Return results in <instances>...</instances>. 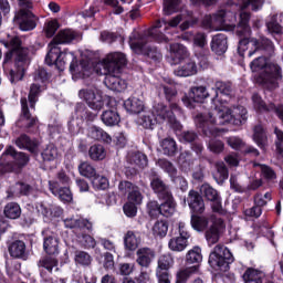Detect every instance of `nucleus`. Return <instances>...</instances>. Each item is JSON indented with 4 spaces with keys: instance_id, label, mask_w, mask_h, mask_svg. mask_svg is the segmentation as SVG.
Here are the masks:
<instances>
[{
    "instance_id": "obj_45",
    "label": "nucleus",
    "mask_w": 283,
    "mask_h": 283,
    "mask_svg": "<svg viewBox=\"0 0 283 283\" xmlns=\"http://www.w3.org/2000/svg\"><path fill=\"white\" fill-rule=\"evenodd\" d=\"M202 262V249L200 247H193L186 254V264H195V266H199Z\"/></svg>"
},
{
    "instance_id": "obj_13",
    "label": "nucleus",
    "mask_w": 283,
    "mask_h": 283,
    "mask_svg": "<svg viewBox=\"0 0 283 283\" xmlns=\"http://www.w3.org/2000/svg\"><path fill=\"white\" fill-rule=\"evenodd\" d=\"M70 72L75 78H90L94 72L98 74V65L94 66L92 60L83 57L80 63L75 60L70 64Z\"/></svg>"
},
{
    "instance_id": "obj_23",
    "label": "nucleus",
    "mask_w": 283,
    "mask_h": 283,
    "mask_svg": "<svg viewBox=\"0 0 283 283\" xmlns=\"http://www.w3.org/2000/svg\"><path fill=\"white\" fill-rule=\"evenodd\" d=\"M14 145L19 149H25L27 151H29L33 156H39V147L41 145L39 143V139H36V138L32 139L25 133L21 134L18 138L14 139Z\"/></svg>"
},
{
    "instance_id": "obj_2",
    "label": "nucleus",
    "mask_w": 283,
    "mask_h": 283,
    "mask_svg": "<svg viewBox=\"0 0 283 283\" xmlns=\"http://www.w3.org/2000/svg\"><path fill=\"white\" fill-rule=\"evenodd\" d=\"M4 48L9 51L4 53L2 67L6 76L10 83L17 85L19 81H23L25 76V70L30 64L28 59V49L22 46L21 39L19 36L10 38L2 41Z\"/></svg>"
},
{
    "instance_id": "obj_48",
    "label": "nucleus",
    "mask_w": 283,
    "mask_h": 283,
    "mask_svg": "<svg viewBox=\"0 0 283 283\" xmlns=\"http://www.w3.org/2000/svg\"><path fill=\"white\" fill-rule=\"evenodd\" d=\"M244 283H264L262 282V272L260 270L248 268L242 275Z\"/></svg>"
},
{
    "instance_id": "obj_59",
    "label": "nucleus",
    "mask_w": 283,
    "mask_h": 283,
    "mask_svg": "<svg viewBox=\"0 0 283 283\" xmlns=\"http://www.w3.org/2000/svg\"><path fill=\"white\" fill-rule=\"evenodd\" d=\"M187 247H189V241H185V239H180V237L171 238L168 242L170 251H175L177 253L185 251Z\"/></svg>"
},
{
    "instance_id": "obj_3",
    "label": "nucleus",
    "mask_w": 283,
    "mask_h": 283,
    "mask_svg": "<svg viewBox=\"0 0 283 283\" xmlns=\"http://www.w3.org/2000/svg\"><path fill=\"white\" fill-rule=\"evenodd\" d=\"M127 65V57L122 52H114L106 55L102 62L103 71L97 74L105 76L104 85L113 92H125L127 90V82L120 78L123 67Z\"/></svg>"
},
{
    "instance_id": "obj_42",
    "label": "nucleus",
    "mask_w": 283,
    "mask_h": 283,
    "mask_svg": "<svg viewBox=\"0 0 283 283\" xmlns=\"http://www.w3.org/2000/svg\"><path fill=\"white\" fill-rule=\"evenodd\" d=\"M64 224L66 229H86V231H92L93 223L87 219H65Z\"/></svg>"
},
{
    "instance_id": "obj_38",
    "label": "nucleus",
    "mask_w": 283,
    "mask_h": 283,
    "mask_svg": "<svg viewBox=\"0 0 283 283\" xmlns=\"http://www.w3.org/2000/svg\"><path fill=\"white\" fill-rule=\"evenodd\" d=\"M124 107L130 114H140L145 109V103L137 97H130L124 102Z\"/></svg>"
},
{
    "instance_id": "obj_52",
    "label": "nucleus",
    "mask_w": 283,
    "mask_h": 283,
    "mask_svg": "<svg viewBox=\"0 0 283 283\" xmlns=\"http://www.w3.org/2000/svg\"><path fill=\"white\" fill-rule=\"evenodd\" d=\"M157 165L165 171V174H168L170 180H174L175 177L178 176V168H176V166L168 159H159Z\"/></svg>"
},
{
    "instance_id": "obj_25",
    "label": "nucleus",
    "mask_w": 283,
    "mask_h": 283,
    "mask_svg": "<svg viewBox=\"0 0 283 283\" xmlns=\"http://www.w3.org/2000/svg\"><path fill=\"white\" fill-rule=\"evenodd\" d=\"M193 46L199 48L201 51L196 53L197 59H199V65L201 67H209V49L207 48V38L205 36H195Z\"/></svg>"
},
{
    "instance_id": "obj_39",
    "label": "nucleus",
    "mask_w": 283,
    "mask_h": 283,
    "mask_svg": "<svg viewBox=\"0 0 283 283\" xmlns=\"http://www.w3.org/2000/svg\"><path fill=\"white\" fill-rule=\"evenodd\" d=\"M216 172L213 174V179L218 185H224V181L229 179V168L224 161H218L214 164Z\"/></svg>"
},
{
    "instance_id": "obj_32",
    "label": "nucleus",
    "mask_w": 283,
    "mask_h": 283,
    "mask_svg": "<svg viewBox=\"0 0 283 283\" xmlns=\"http://www.w3.org/2000/svg\"><path fill=\"white\" fill-rule=\"evenodd\" d=\"M87 136L88 138H92V140H98L102 143H106L107 145L112 143V136H109L107 132L98 126H91L87 129Z\"/></svg>"
},
{
    "instance_id": "obj_46",
    "label": "nucleus",
    "mask_w": 283,
    "mask_h": 283,
    "mask_svg": "<svg viewBox=\"0 0 283 283\" xmlns=\"http://www.w3.org/2000/svg\"><path fill=\"white\" fill-rule=\"evenodd\" d=\"M93 261L94 259L92 258V254L83 250H77L74 252V262L77 266H92Z\"/></svg>"
},
{
    "instance_id": "obj_55",
    "label": "nucleus",
    "mask_w": 283,
    "mask_h": 283,
    "mask_svg": "<svg viewBox=\"0 0 283 283\" xmlns=\"http://www.w3.org/2000/svg\"><path fill=\"white\" fill-rule=\"evenodd\" d=\"M41 156L44 163H52L56 160V157L59 156V149L54 144H49L42 150Z\"/></svg>"
},
{
    "instance_id": "obj_58",
    "label": "nucleus",
    "mask_w": 283,
    "mask_h": 283,
    "mask_svg": "<svg viewBox=\"0 0 283 283\" xmlns=\"http://www.w3.org/2000/svg\"><path fill=\"white\" fill-rule=\"evenodd\" d=\"M77 169L84 178H88L90 180H93L94 177L98 174L96 172V168H94L90 161H82Z\"/></svg>"
},
{
    "instance_id": "obj_22",
    "label": "nucleus",
    "mask_w": 283,
    "mask_h": 283,
    "mask_svg": "<svg viewBox=\"0 0 283 283\" xmlns=\"http://www.w3.org/2000/svg\"><path fill=\"white\" fill-rule=\"evenodd\" d=\"M224 231V220L214 219L211 227L208 228L205 232L206 240L209 247H213V244H218L220 242V235Z\"/></svg>"
},
{
    "instance_id": "obj_60",
    "label": "nucleus",
    "mask_w": 283,
    "mask_h": 283,
    "mask_svg": "<svg viewBox=\"0 0 283 283\" xmlns=\"http://www.w3.org/2000/svg\"><path fill=\"white\" fill-rule=\"evenodd\" d=\"M181 0H164V14H176L180 10Z\"/></svg>"
},
{
    "instance_id": "obj_24",
    "label": "nucleus",
    "mask_w": 283,
    "mask_h": 283,
    "mask_svg": "<svg viewBox=\"0 0 283 283\" xmlns=\"http://www.w3.org/2000/svg\"><path fill=\"white\" fill-rule=\"evenodd\" d=\"M49 189L53 196H57L64 203H70L74 200L70 186H61L59 181H49Z\"/></svg>"
},
{
    "instance_id": "obj_8",
    "label": "nucleus",
    "mask_w": 283,
    "mask_h": 283,
    "mask_svg": "<svg viewBox=\"0 0 283 283\" xmlns=\"http://www.w3.org/2000/svg\"><path fill=\"white\" fill-rule=\"evenodd\" d=\"M21 111L18 119L15 120V127L24 134H34L39 129V116H36V106L28 105V97H21L20 99Z\"/></svg>"
},
{
    "instance_id": "obj_21",
    "label": "nucleus",
    "mask_w": 283,
    "mask_h": 283,
    "mask_svg": "<svg viewBox=\"0 0 283 283\" xmlns=\"http://www.w3.org/2000/svg\"><path fill=\"white\" fill-rule=\"evenodd\" d=\"M201 193L209 200V202H212V211L214 213H222V198L220 197L218 190H216L209 184H203L201 186Z\"/></svg>"
},
{
    "instance_id": "obj_44",
    "label": "nucleus",
    "mask_w": 283,
    "mask_h": 283,
    "mask_svg": "<svg viewBox=\"0 0 283 283\" xmlns=\"http://www.w3.org/2000/svg\"><path fill=\"white\" fill-rule=\"evenodd\" d=\"M199 273V265L187 266L176 274L175 283H187V280L191 277V275H196Z\"/></svg>"
},
{
    "instance_id": "obj_57",
    "label": "nucleus",
    "mask_w": 283,
    "mask_h": 283,
    "mask_svg": "<svg viewBox=\"0 0 283 283\" xmlns=\"http://www.w3.org/2000/svg\"><path fill=\"white\" fill-rule=\"evenodd\" d=\"M4 216L9 218V220H17V218H21V206L17 202H9L4 207Z\"/></svg>"
},
{
    "instance_id": "obj_26",
    "label": "nucleus",
    "mask_w": 283,
    "mask_h": 283,
    "mask_svg": "<svg viewBox=\"0 0 283 283\" xmlns=\"http://www.w3.org/2000/svg\"><path fill=\"white\" fill-rule=\"evenodd\" d=\"M159 93L164 94L166 101L170 103L169 111L172 112H180V106L178 105V91L174 86L169 85H160Z\"/></svg>"
},
{
    "instance_id": "obj_15",
    "label": "nucleus",
    "mask_w": 283,
    "mask_h": 283,
    "mask_svg": "<svg viewBox=\"0 0 283 283\" xmlns=\"http://www.w3.org/2000/svg\"><path fill=\"white\" fill-rule=\"evenodd\" d=\"M78 96L82 101H85L86 105L90 109H93V112H101V109L105 107V99H103V95L92 88H82L78 92Z\"/></svg>"
},
{
    "instance_id": "obj_47",
    "label": "nucleus",
    "mask_w": 283,
    "mask_h": 283,
    "mask_svg": "<svg viewBox=\"0 0 283 283\" xmlns=\"http://www.w3.org/2000/svg\"><path fill=\"white\" fill-rule=\"evenodd\" d=\"M124 244L128 251H136L138 249V245L140 244L138 233L132 230L127 231L124 237Z\"/></svg>"
},
{
    "instance_id": "obj_56",
    "label": "nucleus",
    "mask_w": 283,
    "mask_h": 283,
    "mask_svg": "<svg viewBox=\"0 0 283 283\" xmlns=\"http://www.w3.org/2000/svg\"><path fill=\"white\" fill-rule=\"evenodd\" d=\"M174 266V258L171 254H163L158 259V266L156 272L169 273V269Z\"/></svg>"
},
{
    "instance_id": "obj_27",
    "label": "nucleus",
    "mask_w": 283,
    "mask_h": 283,
    "mask_svg": "<svg viewBox=\"0 0 283 283\" xmlns=\"http://www.w3.org/2000/svg\"><path fill=\"white\" fill-rule=\"evenodd\" d=\"M188 207L192 214L205 213V199L200 192L190 190L187 198Z\"/></svg>"
},
{
    "instance_id": "obj_18",
    "label": "nucleus",
    "mask_w": 283,
    "mask_h": 283,
    "mask_svg": "<svg viewBox=\"0 0 283 283\" xmlns=\"http://www.w3.org/2000/svg\"><path fill=\"white\" fill-rule=\"evenodd\" d=\"M38 266L42 280H44V282H52V273L55 266H59V260H56V258L46 255L39 260Z\"/></svg>"
},
{
    "instance_id": "obj_49",
    "label": "nucleus",
    "mask_w": 283,
    "mask_h": 283,
    "mask_svg": "<svg viewBox=\"0 0 283 283\" xmlns=\"http://www.w3.org/2000/svg\"><path fill=\"white\" fill-rule=\"evenodd\" d=\"M41 92H43V88L41 85L33 83L30 86L29 95H28V105L32 108L36 107V103H39V97L41 96Z\"/></svg>"
},
{
    "instance_id": "obj_36",
    "label": "nucleus",
    "mask_w": 283,
    "mask_h": 283,
    "mask_svg": "<svg viewBox=\"0 0 283 283\" xmlns=\"http://www.w3.org/2000/svg\"><path fill=\"white\" fill-rule=\"evenodd\" d=\"M253 167L260 168L261 176H262L263 180H265V182H268L269 185H275V182H277V174L270 166H266L264 164L254 163Z\"/></svg>"
},
{
    "instance_id": "obj_37",
    "label": "nucleus",
    "mask_w": 283,
    "mask_h": 283,
    "mask_svg": "<svg viewBox=\"0 0 283 283\" xmlns=\"http://www.w3.org/2000/svg\"><path fill=\"white\" fill-rule=\"evenodd\" d=\"M43 249L48 255H59V237L56 234L44 237Z\"/></svg>"
},
{
    "instance_id": "obj_11",
    "label": "nucleus",
    "mask_w": 283,
    "mask_h": 283,
    "mask_svg": "<svg viewBox=\"0 0 283 283\" xmlns=\"http://www.w3.org/2000/svg\"><path fill=\"white\" fill-rule=\"evenodd\" d=\"M262 6H264V0H241L240 21L237 27V32L240 36H247V34H249V32H251V29L249 28V21L251 19V13H249L244 10H247L249 7H251V9L254 12H258V10H260L262 8Z\"/></svg>"
},
{
    "instance_id": "obj_28",
    "label": "nucleus",
    "mask_w": 283,
    "mask_h": 283,
    "mask_svg": "<svg viewBox=\"0 0 283 283\" xmlns=\"http://www.w3.org/2000/svg\"><path fill=\"white\" fill-rule=\"evenodd\" d=\"M136 255L137 264L144 269H149L151 262H154V258H156V252L151 248H140L137 250Z\"/></svg>"
},
{
    "instance_id": "obj_54",
    "label": "nucleus",
    "mask_w": 283,
    "mask_h": 283,
    "mask_svg": "<svg viewBox=\"0 0 283 283\" xmlns=\"http://www.w3.org/2000/svg\"><path fill=\"white\" fill-rule=\"evenodd\" d=\"M151 231L155 238H165L169 231V223L165 220H158L154 223Z\"/></svg>"
},
{
    "instance_id": "obj_35",
    "label": "nucleus",
    "mask_w": 283,
    "mask_h": 283,
    "mask_svg": "<svg viewBox=\"0 0 283 283\" xmlns=\"http://www.w3.org/2000/svg\"><path fill=\"white\" fill-rule=\"evenodd\" d=\"M101 120L106 127H116L120 123V114L114 108L106 109L102 113Z\"/></svg>"
},
{
    "instance_id": "obj_19",
    "label": "nucleus",
    "mask_w": 283,
    "mask_h": 283,
    "mask_svg": "<svg viewBox=\"0 0 283 283\" xmlns=\"http://www.w3.org/2000/svg\"><path fill=\"white\" fill-rule=\"evenodd\" d=\"M185 59H189V50L181 43H170L169 56L167 59L170 65H179Z\"/></svg>"
},
{
    "instance_id": "obj_30",
    "label": "nucleus",
    "mask_w": 283,
    "mask_h": 283,
    "mask_svg": "<svg viewBox=\"0 0 283 283\" xmlns=\"http://www.w3.org/2000/svg\"><path fill=\"white\" fill-rule=\"evenodd\" d=\"M9 253L11 258L17 260H28V251L25 248V242L22 240H15L9 245Z\"/></svg>"
},
{
    "instance_id": "obj_62",
    "label": "nucleus",
    "mask_w": 283,
    "mask_h": 283,
    "mask_svg": "<svg viewBox=\"0 0 283 283\" xmlns=\"http://www.w3.org/2000/svg\"><path fill=\"white\" fill-rule=\"evenodd\" d=\"M252 103L256 112H271V107L266 105V102H264V99H262V96H260V94L258 93H254L252 95Z\"/></svg>"
},
{
    "instance_id": "obj_10",
    "label": "nucleus",
    "mask_w": 283,
    "mask_h": 283,
    "mask_svg": "<svg viewBox=\"0 0 283 283\" xmlns=\"http://www.w3.org/2000/svg\"><path fill=\"white\" fill-rule=\"evenodd\" d=\"M129 46L135 52V54H143V56H147L158 63L163 61V53L156 46H151L147 36H130L129 38Z\"/></svg>"
},
{
    "instance_id": "obj_5",
    "label": "nucleus",
    "mask_w": 283,
    "mask_h": 283,
    "mask_svg": "<svg viewBox=\"0 0 283 283\" xmlns=\"http://www.w3.org/2000/svg\"><path fill=\"white\" fill-rule=\"evenodd\" d=\"M30 163V155L18 151L14 146H7L0 156V176L21 171Z\"/></svg>"
},
{
    "instance_id": "obj_41",
    "label": "nucleus",
    "mask_w": 283,
    "mask_h": 283,
    "mask_svg": "<svg viewBox=\"0 0 283 283\" xmlns=\"http://www.w3.org/2000/svg\"><path fill=\"white\" fill-rule=\"evenodd\" d=\"M106 156L107 150L105 149V146L101 144H94L88 148V158H91V160H94V163L105 160Z\"/></svg>"
},
{
    "instance_id": "obj_17",
    "label": "nucleus",
    "mask_w": 283,
    "mask_h": 283,
    "mask_svg": "<svg viewBox=\"0 0 283 283\" xmlns=\"http://www.w3.org/2000/svg\"><path fill=\"white\" fill-rule=\"evenodd\" d=\"M155 114L159 120H167L172 129H176L177 132L182 129V125H180V122L176 120V115L169 109V107H167V105L163 103L157 104L155 106Z\"/></svg>"
},
{
    "instance_id": "obj_14",
    "label": "nucleus",
    "mask_w": 283,
    "mask_h": 283,
    "mask_svg": "<svg viewBox=\"0 0 283 283\" xmlns=\"http://www.w3.org/2000/svg\"><path fill=\"white\" fill-rule=\"evenodd\" d=\"M250 41L255 46L254 51L249 52L250 57L253 54H255V52H258V50H271V48H273V42H271V40H269L268 38H260L259 40H256V39L251 40V38H242L239 41V45H238V52L241 56H244V51L249 50Z\"/></svg>"
},
{
    "instance_id": "obj_63",
    "label": "nucleus",
    "mask_w": 283,
    "mask_h": 283,
    "mask_svg": "<svg viewBox=\"0 0 283 283\" xmlns=\"http://www.w3.org/2000/svg\"><path fill=\"white\" fill-rule=\"evenodd\" d=\"M266 28L270 34H283V28L277 23V15H274L272 21L266 23Z\"/></svg>"
},
{
    "instance_id": "obj_33",
    "label": "nucleus",
    "mask_w": 283,
    "mask_h": 283,
    "mask_svg": "<svg viewBox=\"0 0 283 283\" xmlns=\"http://www.w3.org/2000/svg\"><path fill=\"white\" fill-rule=\"evenodd\" d=\"M210 48L217 56H222V54H226L227 50H229V40L224 36H213Z\"/></svg>"
},
{
    "instance_id": "obj_50",
    "label": "nucleus",
    "mask_w": 283,
    "mask_h": 283,
    "mask_svg": "<svg viewBox=\"0 0 283 283\" xmlns=\"http://www.w3.org/2000/svg\"><path fill=\"white\" fill-rule=\"evenodd\" d=\"M156 123H158V119L156 118V115L151 111L145 112L139 117V125H142L144 129H154V125H156Z\"/></svg>"
},
{
    "instance_id": "obj_43",
    "label": "nucleus",
    "mask_w": 283,
    "mask_h": 283,
    "mask_svg": "<svg viewBox=\"0 0 283 283\" xmlns=\"http://www.w3.org/2000/svg\"><path fill=\"white\" fill-rule=\"evenodd\" d=\"M161 200H164V202L160 205V216L171 218V216L176 213V199L171 196Z\"/></svg>"
},
{
    "instance_id": "obj_64",
    "label": "nucleus",
    "mask_w": 283,
    "mask_h": 283,
    "mask_svg": "<svg viewBox=\"0 0 283 283\" xmlns=\"http://www.w3.org/2000/svg\"><path fill=\"white\" fill-rule=\"evenodd\" d=\"M147 211H148V216H150V218L156 219L160 216V205L158 203V201L154 200V201H149L147 203Z\"/></svg>"
},
{
    "instance_id": "obj_29",
    "label": "nucleus",
    "mask_w": 283,
    "mask_h": 283,
    "mask_svg": "<svg viewBox=\"0 0 283 283\" xmlns=\"http://www.w3.org/2000/svg\"><path fill=\"white\" fill-rule=\"evenodd\" d=\"M253 140L256 143L258 147L260 149H266L269 145V136H266V128H264V125L256 124L253 128Z\"/></svg>"
},
{
    "instance_id": "obj_61",
    "label": "nucleus",
    "mask_w": 283,
    "mask_h": 283,
    "mask_svg": "<svg viewBox=\"0 0 283 283\" xmlns=\"http://www.w3.org/2000/svg\"><path fill=\"white\" fill-rule=\"evenodd\" d=\"M130 165H135V167H139V169H145L147 167V157L143 153H135L129 158Z\"/></svg>"
},
{
    "instance_id": "obj_7",
    "label": "nucleus",
    "mask_w": 283,
    "mask_h": 283,
    "mask_svg": "<svg viewBox=\"0 0 283 283\" xmlns=\"http://www.w3.org/2000/svg\"><path fill=\"white\" fill-rule=\"evenodd\" d=\"M250 69L252 72H260L264 70L263 84L269 87V90H275L277 87V82L282 81V67L275 63H266L265 56H259L250 63Z\"/></svg>"
},
{
    "instance_id": "obj_40",
    "label": "nucleus",
    "mask_w": 283,
    "mask_h": 283,
    "mask_svg": "<svg viewBox=\"0 0 283 283\" xmlns=\"http://www.w3.org/2000/svg\"><path fill=\"white\" fill-rule=\"evenodd\" d=\"M190 224L195 231H207V227H209V218L202 216V213L191 214Z\"/></svg>"
},
{
    "instance_id": "obj_51",
    "label": "nucleus",
    "mask_w": 283,
    "mask_h": 283,
    "mask_svg": "<svg viewBox=\"0 0 283 283\" xmlns=\"http://www.w3.org/2000/svg\"><path fill=\"white\" fill-rule=\"evenodd\" d=\"M161 149L165 156L174 157L176 154H178V144H176L174 138H165L161 142Z\"/></svg>"
},
{
    "instance_id": "obj_1",
    "label": "nucleus",
    "mask_w": 283,
    "mask_h": 283,
    "mask_svg": "<svg viewBox=\"0 0 283 283\" xmlns=\"http://www.w3.org/2000/svg\"><path fill=\"white\" fill-rule=\"evenodd\" d=\"M247 108L243 106H233L229 108L223 106L216 116L213 113L198 114L196 116V125L200 129L202 136L211 138L212 136H218V128L216 125H237L240 126L247 123Z\"/></svg>"
},
{
    "instance_id": "obj_53",
    "label": "nucleus",
    "mask_w": 283,
    "mask_h": 283,
    "mask_svg": "<svg viewBox=\"0 0 283 283\" xmlns=\"http://www.w3.org/2000/svg\"><path fill=\"white\" fill-rule=\"evenodd\" d=\"M214 87H216V94L212 97V103H216L218 98V92L220 94H223L224 96H231V92H233V86H231V83L229 82L218 81L216 82Z\"/></svg>"
},
{
    "instance_id": "obj_16",
    "label": "nucleus",
    "mask_w": 283,
    "mask_h": 283,
    "mask_svg": "<svg viewBox=\"0 0 283 283\" xmlns=\"http://www.w3.org/2000/svg\"><path fill=\"white\" fill-rule=\"evenodd\" d=\"M205 98H209V92H207V87L193 86L190 88L189 96H184L181 101L186 107L193 109V103H202Z\"/></svg>"
},
{
    "instance_id": "obj_9",
    "label": "nucleus",
    "mask_w": 283,
    "mask_h": 283,
    "mask_svg": "<svg viewBox=\"0 0 283 283\" xmlns=\"http://www.w3.org/2000/svg\"><path fill=\"white\" fill-rule=\"evenodd\" d=\"M235 259L231 250L223 244H217L209 255V264L214 271H229L230 264H233Z\"/></svg>"
},
{
    "instance_id": "obj_34",
    "label": "nucleus",
    "mask_w": 283,
    "mask_h": 283,
    "mask_svg": "<svg viewBox=\"0 0 283 283\" xmlns=\"http://www.w3.org/2000/svg\"><path fill=\"white\" fill-rule=\"evenodd\" d=\"M175 76H193L198 74V65L195 61L189 60L174 71Z\"/></svg>"
},
{
    "instance_id": "obj_12",
    "label": "nucleus",
    "mask_w": 283,
    "mask_h": 283,
    "mask_svg": "<svg viewBox=\"0 0 283 283\" xmlns=\"http://www.w3.org/2000/svg\"><path fill=\"white\" fill-rule=\"evenodd\" d=\"M20 6V11L15 14L14 20L19 23V28L22 32H30L36 28L34 23V14H32V2L29 0H18Z\"/></svg>"
},
{
    "instance_id": "obj_6",
    "label": "nucleus",
    "mask_w": 283,
    "mask_h": 283,
    "mask_svg": "<svg viewBox=\"0 0 283 283\" xmlns=\"http://www.w3.org/2000/svg\"><path fill=\"white\" fill-rule=\"evenodd\" d=\"M237 19L232 11L221 9L212 15H206L202 25L206 30H214L216 32H233Z\"/></svg>"
},
{
    "instance_id": "obj_4",
    "label": "nucleus",
    "mask_w": 283,
    "mask_h": 283,
    "mask_svg": "<svg viewBox=\"0 0 283 283\" xmlns=\"http://www.w3.org/2000/svg\"><path fill=\"white\" fill-rule=\"evenodd\" d=\"M74 38L69 36H54L50 42L49 46L51 48L45 56L46 65H55L60 72L65 70L66 63H73L76 61V55L73 52L64 50L61 52L59 45H65L72 43Z\"/></svg>"
},
{
    "instance_id": "obj_20",
    "label": "nucleus",
    "mask_w": 283,
    "mask_h": 283,
    "mask_svg": "<svg viewBox=\"0 0 283 283\" xmlns=\"http://www.w3.org/2000/svg\"><path fill=\"white\" fill-rule=\"evenodd\" d=\"M150 187L154 193L157 196L158 200H164L174 196V192H171V187L169 184L165 182L160 176L155 175L151 178Z\"/></svg>"
},
{
    "instance_id": "obj_31",
    "label": "nucleus",
    "mask_w": 283,
    "mask_h": 283,
    "mask_svg": "<svg viewBox=\"0 0 283 283\" xmlns=\"http://www.w3.org/2000/svg\"><path fill=\"white\" fill-rule=\"evenodd\" d=\"M75 115L81 120H86V123H94L96 118H98V112L94 113L87 109L84 103H77L75 105Z\"/></svg>"
}]
</instances>
